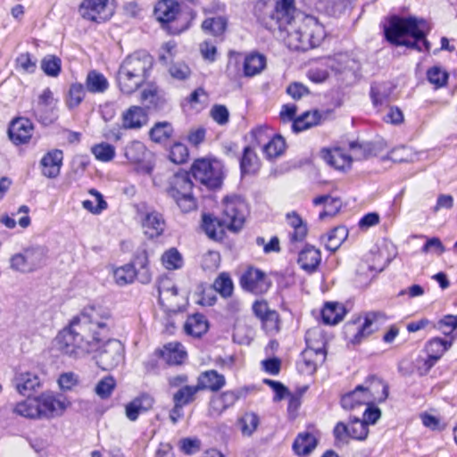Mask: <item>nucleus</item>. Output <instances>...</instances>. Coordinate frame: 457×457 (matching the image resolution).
<instances>
[{
  "label": "nucleus",
  "mask_w": 457,
  "mask_h": 457,
  "mask_svg": "<svg viewBox=\"0 0 457 457\" xmlns=\"http://www.w3.org/2000/svg\"><path fill=\"white\" fill-rule=\"evenodd\" d=\"M95 157L101 162H110L115 155V148L108 143H100L94 145L91 149Z\"/></svg>",
  "instance_id": "55"
},
{
  "label": "nucleus",
  "mask_w": 457,
  "mask_h": 457,
  "mask_svg": "<svg viewBox=\"0 0 457 457\" xmlns=\"http://www.w3.org/2000/svg\"><path fill=\"white\" fill-rule=\"evenodd\" d=\"M247 213L248 207L242 197L230 195L223 199L221 222L229 230H239L245 223Z\"/></svg>",
  "instance_id": "9"
},
{
  "label": "nucleus",
  "mask_w": 457,
  "mask_h": 457,
  "mask_svg": "<svg viewBox=\"0 0 457 457\" xmlns=\"http://www.w3.org/2000/svg\"><path fill=\"white\" fill-rule=\"evenodd\" d=\"M123 345L117 339L107 337L95 353L96 364L104 370L116 368L123 361Z\"/></svg>",
  "instance_id": "11"
},
{
  "label": "nucleus",
  "mask_w": 457,
  "mask_h": 457,
  "mask_svg": "<svg viewBox=\"0 0 457 457\" xmlns=\"http://www.w3.org/2000/svg\"><path fill=\"white\" fill-rule=\"evenodd\" d=\"M414 156L412 149L404 145L396 147L388 154V159L395 162H412Z\"/></svg>",
  "instance_id": "60"
},
{
  "label": "nucleus",
  "mask_w": 457,
  "mask_h": 457,
  "mask_svg": "<svg viewBox=\"0 0 457 457\" xmlns=\"http://www.w3.org/2000/svg\"><path fill=\"white\" fill-rule=\"evenodd\" d=\"M213 290L223 297H228L233 292V283L226 273H221L213 282Z\"/></svg>",
  "instance_id": "52"
},
{
  "label": "nucleus",
  "mask_w": 457,
  "mask_h": 457,
  "mask_svg": "<svg viewBox=\"0 0 457 457\" xmlns=\"http://www.w3.org/2000/svg\"><path fill=\"white\" fill-rule=\"evenodd\" d=\"M302 357V370L312 374L316 370L318 362L324 361L325 352L321 348L313 349L308 347L303 352Z\"/></svg>",
  "instance_id": "29"
},
{
  "label": "nucleus",
  "mask_w": 457,
  "mask_h": 457,
  "mask_svg": "<svg viewBox=\"0 0 457 457\" xmlns=\"http://www.w3.org/2000/svg\"><path fill=\"white\" fill-rule=\"evenodd\" d=\"M428 24L424 20L410 17L407 19L394 17L385 28L386 39L396 46H405L418 51L430 50V43L426 39Z\"/></svg>",
  "instance_id": "3"
},
{
  "label": "nucleus",
  "mask_w": 457,
  "mask_h": 457,
  "mask_svg": "<svg viewBox=\"0 0 457 457\" xmlns=\"http://www.w3.org/2000/svg\"><path fill=\"white\" fill-rule=\"evenodd\" d=\"M172 133L171 125L168 122H159L150 130V137L155 142L168 139Z\"/></svg>",
  "instance_id": "58"
},
{
  "label": "nucleus",
  "mask_w": 457,
  "mask_h": 457,
  "mask_svg": "<svg viewBox=\"0 0 457 457\" xmlns=\"http://www.w3.org/2000/svg\"><path fill=\"white\" fill-rule=\"evenodd\" d=\"M141 100L145 103L148 107H156L158 105L160 96L158 87L154 85H150L141 92Z\"/></svg>",
  "instance_id": "63"
},
{
  "label": "nucleus",
  "mask_w": 457,
  "mask_h": 457,
  "mask_svg": "<svg viewBox=\"0 0 457 457\" xmlns=\"http://www.w3.org/2000/svg\"><path fill=\"white\" fill-rule=\"evenodd\" d=\"M349 427V436L356 440H364L367 438L369 434V426L363 420L359 418H353L350 421Z\"/></svg>",
  "instance_id": "50"
},
{
  "label": "nucleus",
  "mask_w": 457,
  "mask_h": 457,
  "mask_svg": "<svg viewBox=\"0 0 457 457\" xmlns=\"http://www.w3.org/2000/svg\"><path fill=\"white\" fill-rule=\"evenodd\" d=\"M85 87L89 93L102 94L108 89L109 82L104 74L92 70L87 72Z\"/></svg>",
  "instance_id": "30"
},
{
  "label": "nucleus",
  "mask_w": 457,
  "mask_h": 457,
  "mask_svg": "<svg viewBox=\"0 0 457 457\" xmlns=\"http://www.w3.org/2000/svg\"><path fill=\"white\" fill-rule=\"evenodd\" d=\"M427 78L436 87H441L446 84L448 73L440 67L435 66L428 71Z\"/></svg>",
  "instance_id": "62"
},
{
  "label": "nucleus",
  "mask_w": 457,
  "mask_h": 457,
  "mask_svg": "<svg viewBox=\"0 0 457 457\" xmlns=\"http://www.w3.org/2000/svg\"><path fill=\"white\" fill-rule=\"evenodd\" d=\"M317 438L309 432L300 433L293 444L295 453L299 456H308L317 446Z\"/></svg>",
  "instance_id": "28"
},
{
  "label": "nucleus",
  "mask_w": 457,
  "mask_h": 457,
  "mask_svg": "<svg viewBox=\"0 0 457 457\" xmlns=\"http://www.w3.org/2000/svg\"><path fill=\"white\" fill-rule=\"evenodd\" d=\"M153 67V58L143 51L135 52L127 56L120 63L117 73V83L125 94H132L148 78Z\"/></svg>",
  "instance_id": "4"
},
{
  "label": "nucleus",
  "mask_w": 457,
  "mask_h": 457,
  "mask_svg": "<svg viewBox=\"0 0 457 457\" xmlns=\"http://www.w3.org/2000/svg\"><path fill=\"white\" fill-rule=\"evenodd\" d=\"M62 61L55 55H46L41 61V69L50 77H57L61 71Z\"/></svg>",
  "instance_id": "53"
},
{
  "label": "nucleus",
  "mask_w": 457,
  "mask_h": 457,
  "mask_svg": "<svg viewBox=\"0 0 457 457\" xmlns=\"http://www.w3.org/2000/svg\"><path fill=\"white\" fill-rule=\"evenodd\" d=\"M319 116L318 113L315 112H305L301 115L299 118L294 120L292 128L294 131L299 132L304 129L311 128L312 126L318 123Z\"/></svg>",
  "instance_id": "57"
},
{
  "label": "nucleus",
  "mask_w": 457,
  "mask_h": 457,
  "mask_svg": "<svg viewBox=\"0 0 457 457\" xmlns=\"http://www.w3.org/2000/svg\"><path fill=\"white\" fill-rule=\"evenodd\" d=\"M147 114L142 107L130 106L121 116L122 128L125 129H137L147 122Z\"/></svg>",
  "instance_id": "23"
},
{
  "label": "nucleus",
  "mask_w": 457,
  "mask_h": 457,
  "mask_svg": "<svg viewBox=\"0 0 457 457\" xmlns=\"http://www.w3.org/2000/svg\"><path fill=\"white\" fill-rule=\"evenodd\" d=\"M39 419L60 417L69 406L65 399L56 397L52 394H42L37 397Z\"/></svg>",
  "instance_id": "14"
},
{
  "label": "nucleus",
  "mask_w": 457,
  "mask_h": 457,
  "mask_svg": "<svg viewBox=\"0 0 457 457\" xmlns=\"http://www.w3.org/2000/svg\"><path fill=\"white\" fill-rule=\"evenodd\" d=\"M347 237L345 227H337L333 228L327 236L325 246L328 250L335 252Z\"/></svg>",
  "instance_id": "47"
},
{
  "label": "nucleus",
  "mask_w": 457,
  "mask_h": 457,
  "mask_svg": "<svg viewBox=\"0 0 457 457\" xmlns=\"http://www.w3.org/2000/svg\"><path fill=\"white\" fill-rule=\"evenodd\" d=\"M223 224L220 220L212 218L210 215L203 216V228L210 238L220 240L223 236Z\"/></svg>",
  "instance_id": "42"
},
{
  "label": "nucleus",
  "mask_w": 457,
  "mask_h": 457,
  "mask_svg": "<svg viewBox=\"0 0 457 457\" xmlns=\"http://www.w3.org/2000/svg\"><path fill=\"white\" fill-rule=\"evenodd\" d=\"M62 158L61 150L48 152L40 162L43 175L50 179L56 178L60 174Z\"/></svg>",
  "instance_id": "25"
},
{
  "label": "nucleus",
  "mask_w": 457,
  "mask_h": 457,
  "mask_svg": "<svg viewBox=\"0 0 457 457\" xmlns=\"http://www.w3.org/2000/svg\"><path fill=\"white\" fill-rule=\"evenodd\" d=\"M327 65L336 73L342 75L343 79H355L361 70L360 62L344 54L336 55L328 60Z\"/></svg>",
  "instance_id": "15"
},
{
  "label": "nucleus",
  "mask_w": 457,
  "mask_h": 457,
  "mask_svg": "<svg viewBox=\"0 0 457 457\" xmlns=\"http://www.w3.org/2000/svg\"><path fill=\"white\" fill-rule=\"evenodd\" d=\"M226 384L225 377L215 370L202 372L197 378V388L199 391L210 390L217 392Z\"/></svg>",
  "instance_id": "24"
},
{
  "label": "nucleus",
  "mask_w": 457,
  "mask_h": 457,
  "mask_svg": "<svg viewBox=\"0 0 457 457\" xmlns=\"http://www.w3.org/2000/svg\"><path fill=\"white\" fill-rule=\"evenodd\" d=\"M162 356L169 364H180L186 356V353L182 350L180 345L170 343L164 346Z\"/></svg>",
  "instance_id": "45"
},
{
  "label": "nucleus",
  "mask_w": 457,
  "mask_h": 457,
  "mask_svg": "<svg viewBox=\"0 0 457 457\" xmlns=\"http://www.w3.org/2000/svg\"><path fill=\"white\" fill-rule=\"evenodd\" d=\"M451 342L445 339L435 337L427 345V351L429 355L428 361V367H431L440 358V356L450 347Z\"/></svg>",
  "instance_id": "36"
},
{
  "label": "nucleus",
  "mask_w": 457,
  "mask_h": 457,
  "mask_svg": "<svg viewBox=\"0 0 457 457\" xmlns=\"http://www.w3.org/2000/svg\"><path fill=\"white\" fill-rule=\"evenodd\" d=\"M344 315V307L337 303H327L321 311L322 320L328 325L337 324L343 320Z\"/></svg>",
  "instance_id": "35"
},
{
  "label": "nucleus",
  "mask_w": 457,
  "mask_h": 457,
  "mask_svg": "<svg viewBox=\"0 0 457 457\" xmlns=\"http://www.w3.org/2000/svg\"><path fill=\"white\" fill-rule=\"evenodd\" d=\"M228 21L225 17L219 16L208 18L202 23V29L212 36H220L226 30Z\"/></svg>",
  "instance_id": "44"
},
{
  "label": "nucleus",
  "mask_w": 457,
  "mask_h": 457,
  "mask_svg": "<svg viewBox=\"0 0 457 457\" xmlns=\"http://www.w3.org/2000/svg\"><path fill=\"white\" fill-rule=\"evenodd\" d=\"M313 204L320 205L324 204L325 209L320 213V220H324L326 217L334 216L337 214L341 207L342 201L338 197H332L330 195H320L313 199Z\"/></svg>",
  "instance_id": "33"
},
{
  "label": "nucleus",
  "mask_w": 457,
  "mask_h": 457,
  "mask_svg": "<svg viewBox=\"0 0 457 457\" xmlns=\"http://www.w3.org/2000/svg\"><path fill=\"white\" fill-rule=\"evenodd\" d=\"M33 112L35 117L45 125L52 123L55 119L54 115V105L36 104Z\"/></svg>",
  "instance_id": "61"
},
{
  "label": "nucleus",
  "mask_w": 457,
  "mask_h": 457,
  "mask_svg": "<svg viewBox=\"0 0 457 457\" xmlns=\"http://www.w3.org/2000/svg\"><path fill=\"white\" fill-rule=\"evenodd\" d=\"M113 320L109 309L100 305L86 307L74 318L69 328L56 338L59 350L73 358H83L96 353L110 337Z\"/></svg>",
  "instance_id": "2"
},
{
  "label": "nucleus",
  "mask_w": 457,
  "mask_h": 457,
  "mask_svg": "<svg viewBox=\"0 0 457 457\" xmlns=\"http://www.w3.org/2000/svg\"><path fill=\"white\" fill-rule=\"evenodd\" d=\"M436 328L445 335H450L457 328V315H445L441 319Z\"/></svg>",
  "instance_id": "64"
},
{
  "label": "nucleus",
  "mask_w": 457,
  "mask_h": 457,
  "mask_svg": "<svg viewBox=\"0 0 457 457\" xmlns=\"http://www.w3.org/2000/svg\"><path fill=\"white\" fill-rule=\"evenodd\" d=\"M88 193L96 197L97 204L95 205L90 200H84L82 206L85 210L93 214H99L107 208V203L104 201L103 195L96 189L91 188Z\"/></svg>",
  "instance_id": "51"
},
{
  "label": "nucleus",
  "mask_w": 457,
  "mask_h": 457,
  "mask_svg": "<svg viewBox=\"0 0 457 457\" xmlns=\"http://www.w3.org/2000/svg\"><path fill=\"white\" fill-rule=\"evenodd\" d=\"M115 282L119 286L132 283L136 278V269L132 264H126L117 268L113 272Z\"/></svg>",
  "instance_id": "49"
},
{
  "label": "nucleus",
  "mask_w": 457,
  "mask_h": 457,
  "mask_svg": "<svg viewBox=\"0 0 457 457\" xmlns=\"http://www.w3.org/2000/svg\"><path fill=\"white\" fill-rule=\"evenodd\" d=\"M361 386L371 403H383L388 396V386L374 376L367 378Z\"/></svg>",
  "instance_id": "19"
},
{
  "label": "nucleus",
  "mask_w": 457,
  "mask_h": 457,
  "mask_svg": "<svg viewBox=\"0 0 457 457\" xmlns=\"http://www.w3.org/2000/svg\"><path fill=\"white\" fill-rule=\"evenodd\" d=\"M242 287L253 294H263L269 288L265 274L257 269H249L241 277Z\"/></svg>",
  "instance_id": "16"
},
{
  "label": "nucleus",
  "mask_w": 457,
  "mask_h": 457,
  "mask_svg": "<svg viewBox=\"0 0 457 457\" xmlns=\"http://www.w3.org/2000/svg\"><path fill=\"white\" fill-rule=\"evenodd\" d=\"M192 190L193 182L188 173L178 172L170 179L167 193L182 212H188L196 207V202Z\"/></svg>",
  "instance_id": "5"
},
{
  "label": "nucleus",
  "mask_w": 457,
  "mask_h": 457,
  "mask_svg": "<svg viewBox=\"0 0 457 457\" xmlns=\"http://www.w3.org/2000/svg\"><path fill=\"white\" fill-rule=\"evenodd\" d=\"M160 303L170 311H176L180 303L178 301V288L168 278H162L158 284Z\"/></svg>",
  "instance_id": "17"
},
{
  "label": "nucleus",
  "mask_w": 457,
  "mask_h": 457,
  "mask_svg": "<svg viewBox=\"0 0 457 457\" xmlns=\"http://www.w3.org/2000/svg\"><path fill=\"white\" fill-rule=\"evenodd\" d=\"M47 250L44 246L35 245L25 248L23 252L13 254L10 259L12 270L22 272H33L46 264Z\"/></svg>",
  "instance_id": "8"
},
{
  "label": "nucleus",
  "mask_w": 457,
  "mask_h": 457,
  "mask_svg": "<svg viewBox=\"0 0 457 457\" xmlns=\"http://www.w3.org/2000/svg\"><path fill=\"white\" fill-rule=\"evenodd\" d=\"M16 390L22 395H29L40 386V379L35 373L21 371L16 373L13 378Z\"/></svg>",
  "instance_id": "22"
},
{
  "label": "nucleus",
  "mask_w": 457,
  "mask_h": 457,
  "mask_svg": "<svg viewBox=\"0 0 457 457\" xmlns=\"http://www.w3.org/2000/svg\"><path fill=\"white\" fill-rule=\"evenodd\" d=\"M194 178L211 189L218 188L222 183L221 164L217 160L198 159L191 167Z\"/></svg>",
  "instance_id": "10"
},
{
  "label": "nucleus",
  "mask_w": 457,
  "mask_h": 457,
  "mask_svg": "<svg viewBox=\"0 0 457 457\" xmlns=\"http://www.w3.org/2000/svg\"><path fill=\"white\" fill-rule=\"evenodd\" d=\"M86 87L81 83H72L66 95V105L69 109L78 107L86 96Z\"/></svg>",
  "instance_id": "43"
},
{
  "label": "nucleus",
  "mask_w": 457,
  "mask_h": 457,
  "mask_svg": "<svg viewBox=\"0 0 457 457\" xmlns=\"http://www.w3.org/2000/svg\"><path fill=\"white\" fill-rule=\"evenodd\" d=\"M124 155L131 163H140L145 159L146 148L140 141L130 142L124 149Z\"/></svg>",
  "instance_id": "39"
},
{
  "label": "nucleus",
  "mask_w": 457,
  "mask_h": 457,
  "mask_svg": "<svg viewBox=\"0 0 457 457\" xmlns=\"http://www.w3.org/2000/svg\"><path fill=\"white\" fill-rule=\"evenodd\" d=\"M259 168L260 161L256 153L250 146H246L244 149L243 156L240 161L242 174H253Z\"/></svg>",
  "instance_id": "38"
},
{
  "label": "nucleus",
  "mask_w": 457,
  "mask_h": 457,
  "mask_svg": "<svg viewBox=\"0 0 457 457\" xmlns=\"http://www.w3.org/2000/svg\"><path fill=\"white\" fill-rule=\"evenodd\" d=\"M13 411L25 418L39 419V407L37 397L27 398L26 400L18 403Z\"/></svg>",
  "instance_id": "37"
},
{
  "label": "nucleus",
  "mask_w": 457,
  "mask_h": 457,
  "mask_svg": "<svg viewBox=\"0 0 457 457\" xmlns=\"http://www.w3.org/2000/svg\"><path fill=\"white\" fill-rule=\"evenodd\" d=\"M370 398L365 395L361 386H357L353 391L344 395L341 405L345 410H353L361 405L370 404Z\"/></svg>",
  "instance_id": "27"
},
{
  "label": "nucleus",
  "mask_w": 457,
  "mask_h": 457,
  "mask_svg": "<svg viewBox=\"0 0 457 457\" xmlns=\"http://www.w3.org/2000/svg\"><path fill=\"white\" fill-rule=\"evenodd\" d=\"M250 392L249 386H243L234 390L224 391L221 394L213 395L209 403V414L220 416L229 407Z\"/></svg>",
  "instance_id": "12"
},
{
  "label": "nucleus",
  "mask_w": 457,
  "mask_h": 457,
  "mask_svg": "<svg viewBox=\"0 0 457 457\" xmlns=\"http://www.w3.org/2000/svg\"><path fill=\"white\" fill-rule=\"evenodd\" d=\"M321 261L320 252L313 246H306L298 256V263L303 270L311 273L317 270Z\"/></svg>",
  "instance_id": "26"
},
{
  "label": "nucleus",
  "mask_w": 457,
  "mask_h": 457,
  "mask_svg": "<svg viewBox=\"0 0 457 457\" xmlns=\"http://www.w3.org/2000/svg\"><path fill=\"white\" fill-rule=\"evenodd\" d=\"M199 392L197 386H183L174 393L172 396L173 403L176 405L186 406L193 403L196 394Z\"/></svg>",
  "instance_id": "40"
},
{
  "label": "nucleus",
  "mask_w": 457,
  "mask_h": 457,
  "mask_svg": "<svg viewBox=\"0 0 457 457\" xmlns=\"http://www.w3.org/2000/svg\"><path fill=\"white\" fill-rule=\"evenodd\" d=\"M154 397L148 394H142L125 405L126 417L130 421H135L137 420L140 414L151 410L154 406Z\"/></svg>",
  "instance_id": "20"
},
{
  "label": "nucleus",
  "mask_w": 457,
  "mask_h": 457,
  "mask_svg": "<svg viewBox=\"0 0 457 457\" xmlns=\"http://www.w3.org/2000/svg\"><path fill=\"white\" fill-rule=\"evenodd\" d=\"M187 335L199 337L208 330V322L203 314L195 313L189 316L184 324Z\"/></svg>",
  "instance_id": "32"
},
{
  "label": "nucleus",
  "mask_w": 457,
  "mask_h": 457,
  "mask_svg": "<svg viewBox=\"0 0 457 457\" xmlns=\"http://www.w3.org/2000/svg\"><path fill=\"white\" fill-rule=\"evenodd\" d=\"M353 151L352 155L347 154L341 148H334L331 150L324 149L321 152L323 160L330 166L337 170H345L351 167L353 159H366L372 155L370 144L358 145L355 143L351 144Z\"/></svg>",
  "instance_id": "7"
},
{
  "label": "nucleus",
  "mask_w": 457,
  "mask_h": 457,
  "mask_svg": "<svg viewBox=\"0 0 457 457\" xmlns=\"http://www.w3.org/2000/svg\"><path fill=\"white\" fill-rule=\"evenodd\" d=\"M288 224L294 228L291 235L292 241H302L307 235V226L303 223L302 218L295 212L287 215Z\"/></svg>",
  "instance_id": "41"
},
{
  "label": "nucleus",
  "mask_w": 457,
  "mask_h": 457,
  "mask_svg": "<svg viewBox=\"0 0 457 457\" xmlns=\"http://www.w3.org/2000/svg\"><path fill=\"white\" fill-rule=\"evenodd\" d=\"M260 20L270 30H278L285 45L295 51H308L325 37L323 26L312 16L304 15L295 6V0L259 3Z\"/></svg>",
  "instance_id": "1"
},
{
  "label": "nucleus",
  "mask_w": 457,
  "mask_h": 457,
  "mask_svg": "<svg viewBox=\"0 0 457 457\" xmlns=\"http://www.w3.org/2000/svg\"><path fill=\"white\" fill-rule=\"evenodd\" d=\"M116 386L112 377L107 376L97 382L95 386V393L102 399H107L112 394Z\"/></svg>",
  "instance_id": "56"
},
{
  "label": "nucleus",
  "mask_w": 457,
  "mask_h": 457,
  "mask_svg": "<svg viewBox=\"0 0 457 457\" xmlns=\"http://www.w3.org/2000/svg\"><path fill=\"white\" fill-rule=\"evenodd\" d=\"M154 15L161 23L167 24L171 34H179L189 27L190 21L179 13V4L173 0L159 1L154 7Z\"/></svg>",
  "instance_id": "6"
},
{
  "label": "nucleus",
  "mask_w": 457,
  "mask_h": 457,
  "mask_svg": "<svg viewBox=\"0 0 457 457\" xmlns=\"http://www.w3.org/2000/svg\"><path fill=\"white\" fill-rule=\"evenodd\" d=\"M320 8H323L329 15L341 13L347 6L348 0H317Z\"/></svg>",
  "instance_id": "59"
},
{
  "label": "nucleus",
  "mask_w": 457,
  "mask_h": 457,
  "mask_svg": "<svg viewBox=\"0 0 457 457\" xmlns=\"http://www.w3.org/2000/svg\"><path fill=\"white\" fill-rule=\"evenodd\" d=\"M32 122L26 118H17L12 121L8 134L15 145L27 143L32 136Z\"/></svg>",
  "instance_id": "18"
},
{
  "label": "nucleus",
  "mask_w": 457,
  "mask_h": 457,
  "mask_svg": "<svg viewBox=\"0 0 457 457\" xmlns=\"http://www.w3.org/2000/svg\"><path fill=\"white\" fill-rule=\"evenodd\" d=\"M142 227L144 228V233L147 237L154 238L163 233L166 223L160 212L151 211L146 212L142 218Z\"/></svg>",
  "instance_id": "21"
},
{
  "label": "nucleus",
  "mask_w": 457,
  "mask_h": 457,
  "mask_svg": "<svg viewBox=\"0 0 457 457\" xmlns=\"http://www.w3.org/2000/svg\"><path fill=\"white\" fill-rule=\"evenodd\" d=\"M266 67V57L258 53H252L245 56L244 62V74L253 77L260 74Z\"/></svg>",
  "instance_id": "31"
},
{
  "label": "nucleus",
  "mask_w": 457,
  "mask_h": 457,
  "mask_svg": "<svg viewBox=\"0 0 457 457\" xmlns=\"http://www.w3.org/2000/svg\"><path fill=\"white\" fill-rule=\"evenodd\" d=\"M286 143L284 138L277 135L264 145L263 152L268 159H273L280 156L284 153Z\"/></svg>",
  "instance_id": "48"
},
{
  "label": "nucleus",
  "mask_w": 457,
  "mask_h": 457,
  "mask_svg": "<svg viewBox=\"0 0 457 457\" xmlns=\"http://www.w3.org/2000/svg\"><path fill=\"white\" fill-rule=\"evenodd\" d=\"M162 262L167 270H176L182 266V256L176 248H170L164 252Z\"/></svg>",
  "instance_id": "54"
},
{
  "label": "nucleus",
  "mask_w": 457,
  "mask_h": 457,
  "mask_svg": "<svg viewBox=\"0 0 457 457\" xmlns=\"http://www.w3.org/2000/svg\"><path fill=\"white\" fill-rule=\"evenodd\" d=\"M109 0H83L79 12L84 19L100 23L107 21L112 11L108 7Z\"/></svg>",
  "instance_id": "13"
},
{
  "label": "nucleus",
  "mask_w": 457,
  "mask_h": 457,
  "mask_svg": "<svg viewBox=\"0 0 457 457\" xmlns=\"http://www.w3.org/2000/svg\"><path fill=\"white\" fill-rule=\"evenodd\" d=\"M238 423L243 436H250L257 429L260 419L255 412L247 411L238 420Z\"/></svg>",
  "instance_id": "46"
},
{
  "label": "nucleus",
  "mask_w": 457,
  "mask_h": 457,
  "mask_svg": "<svg viewBox=\"0 0 457 457\" xmlns=\"http://www.w3.org/2000/svg\"><path fill=\"white\" fill-rule=\"evenodd\" d=\"M386 316L380 312H370L365 314L363 324L358 328L354 336V342L359 343L362 337L370 335L373 332V325L379 320H384Z\"/></svg>",
  "instance_id": "34"
}]
</instances>
